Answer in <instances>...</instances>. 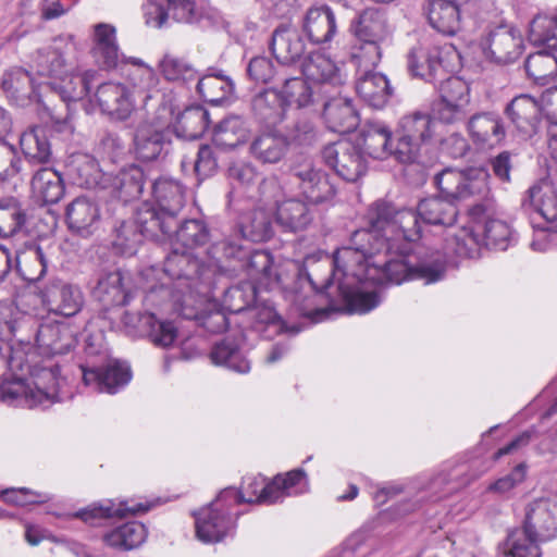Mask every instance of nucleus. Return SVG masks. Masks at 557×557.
Returning a JSON list of instances; mask_svg holds the SVG:
<instances>
[{
    "label": "nucleus",
    "instance_id": "7c9ffc66",
    "mask_svg": "<svg viewBox=\"0 0 557 557\" xmlns=\"http://www.w3.org/2000/svg\"><path fill=\"white\" fill-rule=\"evenodd\" d=\"M129 283V276L120 270L101 272L92 294L104 306H126L133 298Z\"/></svg>",
    "mask_w": 557,
    "mask_h": 557
},
{
    "label": "nucleus",
    "instance_id": "39448f33",
    "mask_svg": "<svg viewBox=\"0 0 557 557\" xmlns=\"http://www.w3.org/2000/svg\"><path fill=\"white\" fill-rule=\"evenodd\" d=\"M466 466L460 465L453 468L445 467L434 475H422L409 484L388 483L380 487L373 495L377 505H384L394 496L406 492L408 495L416 492L414 504L406 505L401 513L413 510L414 506L425 499H442L461 487L466 486L470 480L465 478Z\"/></svg>",
    "mask_w": 557,
    "mask_h": 557
},
{
    "label": "nucleus",
    "instance_id": "6e6552de",
    "mask_svg": "<svg viewBox=\"0 0 557 557\" xmlns=\"http://www.w3.org/2000/svg\"><path fill=\"white\" fill-rule=\"evenodd\" d=\"M211 250L212 245L206 250V257L200 259L194 250L171 246L163 271L170 278L185 280L188 288L202 293L200 287L209 289L214 283L215 275L220 274L218 263L221 261L212 256Z\"/></svg>",
    "mask_w": 557,
    "mask_h": 557
},
{
    "label": "nucleus",
    "instance_id": "69168bd1",
    "mask_svg": "<svg viewBox=\"0 0 557 557\" xmlns=\"http://www.w3.org/2000/svg\"><path fill=\"white\" fill-rule=\"evenodd\" d=\"M147 537L146 527L138 521H128L104 535V542L112 547L125 550L140 546Z\"/></svg>",
    "mask_w": 557,
    "mask_h": 557
},
{
    "label": "nucleus",
    "instance_id": "412c9836",
    "mask_svg": "<svg viewBox=\"0 0 557 557\" xmlns=\"http://www.w3.org/2000/svg\"><path fill=\"white\" fill-rule=\"evenodd\" d=\"M466 129L472 145L480 151L494 149L506 137L504 121L494 111H482L472 114L467 121Z\"/></svg>",
    "mask_w": 557,
    "mask_h": 557
},
{
    "label": "nucleus",
    "instance_id": "79ce46f5",
    "mask_svg": "<svg viewBox=\"0 0 557 557\" xmlns=\"http://www.w3.org/2000/svg\"><path fill=\"white\" fill-rule=\"evenodd\" d=\"M360 140L369 157L381 160L394 158L395 144L392 140V131L384 122L367 123L360 133Z\"/></svg>",
    "mask_w": 557,
    "mask_h": 557
},
{
    "label": "nucleus",
    "instance_id": "a19ab883",
    "mask_svg": "<svg viewBox=\"0 0 557 557\" xmlns=\"http://www.w3.org/2000/svg\"><path fill=\"white\" fill-rule=\"evenodd\" d=\"M356 91L364 102L375 109L383 108L392 95L386 76L374 71L357 73Z\"/></svg>",
    "mask_w": 557,
    "mask_h": 557
},
{
    "label": "nucleus",
    "instance_id": "e2e57ef3",
    "mask_svg": "<svg viewBox=\"0 0 557 557\" xmlns=\"http://www.w3.org/2000/svg\"><path fill=\"white\" fill-rule=\"evenodd\" d=\"M209 124V113L200 106L186 108L183 112L178 113L175 123L174 132L177 137L184 139H197L206 131Z\"/></svg>",
    "mask_w": 557,
    "mask_h": 557
},
{
    "label": "nucleus",
    "instance_id": "a18cd8bd",
    "mask_svg": "<svg viewBox=\"0 0 557 557\" xmlns=\"http://www.w3.org/2000/svg\"><path fill=\"white\" fill-rule=\"evenodd\" d=\"M148 509L149 507L141 503L128 505V502L115 503L112 499H106L100 503L91 504L88 507L74 512L73 517L78 518L90 525H95L102 519L114 516L124 517L127 513L135 515L145 512Z\"/></svg>",
    "mask_w": 557,
    "mask_h": 557
},
{
    "label": "nucleus",
    "instance_id": "ea45409f",
    "mask_svg": "<svg viewBox=\"0 0 557 557\" xmlns=\"http://www.w3.org/2000/svg\"><path fill=\"white\" fill-rule=\"evenodd\" d=\"M542 112V101H537L529 95H520L513 98L506 107V114L517 129L524 135H531L535 132Z\"/></svg>",
    "mask_w": 557,
    "mask_h": 557
},
{
    "label": "nucleus",
    "instance_id": "0e129e2a",
    "mask_svg": "<svg viewBox=\"0 0 557 557\" xmlns=\"http://www.w3.org/2000/svg\"><path fill=\"white\" fill-rule=\"evenodd\" d=\"M212 363L223 366L245 374L250 371V362L243 356L234 339L225 338L215 344L210 352Z\"/></svg>",
    "mask_w": 557,
    "mask_h": 557
},
{
    "label": "nucleus",
    "instance_id": "dca6fc26",
    "mask_svg": "<svg viewBox=\"0 0 557 557\" xmlns=\"http://www.w3.org/2000/svg\"><path fill=\"white\" fill-rule=\"evenodd\" d=\"M470 104V88L459 77L446 78L440 89V98L434 101V119L444 124H456L465 120Z\"/></svg>",
    "mask_w": 557,
    "mask_h": 557
},
{
    "label": "nucleus",
    "instance_id": "c9c22d12",
    "mask_svg": "<svg viewBox=\"0 0 557 557\" xmlns=\"http://www.w3.org/2000/svg\"><path fill=\"white\" fill-rule=\"evenodd\" d=\"M270 482L260 474H249L243 478L240 490L234 487L224 488L220 495L232 507L242 503L272 505L273 499L268 490Z\"/></svg>",
    "mask_w": 557,
    "mask_h": 557
},
{
    "label": "nucleus",
    "instance_id": "338daca9",
    "mask_svg": "<svg viewBox=\"0 0 557 557\" xmlns=\"http://www.w3.org/2000/svg\"><path fill=\"white\" fill-rule=\"evenodd\" d=\"M23 153L30 161L45 163L51 156L50 143L46 132L41 127H33L24 132L20 137Z\"/></svg>",
    "mask_w": 557,
    "mask_h": 557
},
{
    "label": "nucleus",
    "instance_id": "e433bc0d",
    "mask_svg": "<svg viewBox=\"0 0 557 557\" xmlns=\"http://www.w3.org/2000/svg\"><path fill=\"white\" fill-rule=\"evenodd\" d=\"M11 117L0 107V182H17L24 177L23 160L4 136L10 132Z\"/></svg>",
    "mask_w": 557,
    "mask_h": 557
},
{
    "label": "nucleus",
    "instance_id": "9d476101",
    "mask_svg": "<svg viewBox=\"0 0 557 557\" xmlns=\"http://www.w3.org/2000/svg\"><path fill=\"white\" fill-rule=\"evenodd\" d=\"M177 109L170 107L156 108L135 132L133 151L135 157L145 162L157 160L170 144L169 125Z\"/></svg>",
    "mask_w": 557,
    "mask_h": 557
},
{
    "label": "nucleus",
    "instance_id": "052dcab7",
    "mask_svg": "<svg viewBox=\"0 0 557 557\" xmlns=\"http://www.w3.org/2000/svg\"><path fill=\"white\" fill-rule=\"evenodd\" d=\"M1 86L7 97L17 104H24L35 90L33 77L21 66H12L4 71Z\"/></svg>",
    "mask_w": 557,
    "mask_h": 557
},
{
    "label": "nucleus",
    "instance_id": "473e14b6",
    "mask_svg": "<svg viewBox=\"0 0 557 557\" xmlns=\"http://www.w3.org/2000/svg\"><path fill=\"white\" fill-rule=\"evenodd\" d=\"M99 205L87 197H77L65 210V220L71 231L87 236L92 234L100 224Z\"/></svg>",
    "mask_w": 557,
    "mask_h": 557
},
{
    "label": "nucleus",
    "instance_id": "f03ea898",
    "mask_svg": "<svg viewBox=\"0 0 557 557\" xmlns=\"http://www.w3.org/2000/svg\"><path fill=\"white\" fill-rule=\"evenodd\" d=\"M23 358V369L11 371V380L1 385V398L13 406L47 408L62 400L65 379L54 358L33 351V344Z\"/></svg>",
    "mask_w": 557,
    "mask_h": 557
},
{
    "label": "nucleus",
    "instance_id": "20e7f679",
    "mask_svg": "<svg viewBox=\"0 0 557 557\" xmlns=\"http://www.w3.org/2000/svg\"><path fill=\"white\" fill-rule=\"evenodd\" d=\"M483 203H476L469 210L472 224L465 226L447 239L446 255L459 258H476L482 246L506 250L515 240L510 226L502 220L488 219L482 224L479 219L485 212Z\"/></svg>",
    "mask_w": 557,
    "mask_h": 557
},
{
    "label": "nucleus",
    "instance_id": "4c0bfd02",
    "mask_svg": "<svg viewBox=\"0 0 557 557\" xmlns=\"http://www.w3.org/2000/svg\"><path fill=\"white\" fill-rule=\"evenodd\" d=\"M275 222L284 231L298 232L306 230L313 221V212L309 206L298 198L277 200Z\"/></svg>",
    "mask_w": 557,
    "mask_h": 557
},
{
    "label": "nucleus",
    "instance_id": "cd10ccee",
    "mask_svg": "<svg viewBox=\"0 0 557 557\" xmlns=\"http://www.w3.org/2000/svg\"><path fill=\"white\" fill-rule=\"evenodd\" d=\"M301 30L314 46L330 44L337 34L335 13L325 4L308 9L301 21Z\"/></svg>",
    "mask_w": 557,
    "mask_h": 557
},
{
    "label": "nucleus",
    "instance_id": "8fccbe9b",
    "mask_svg": "<svg viewBox=\"0 0 557 557\" xmlns=\"http://www.w3.org/2000/svg\"><path fill=\"white\" fill-rule=\"evenodd\" d=\"M209 230L201 220L190 219L172 228L169 234L160 235V240L169 239L171 246L195 250L209 240Z\"/></svg>",
    "mask_w": 557,
    "mask_h": 557
},
{
    "label": "nucleus",
    "instance_id": "5fc2aeb1",
    "mask_svg": "<svg viewBox=\"0 0 557 557\" xmlns=\"http://www.w3.org/2000/svg\"><path fill=\"white\" fill-rule=\"evenodd\" d=\"M32 193L41 203H57L64 194V185L59 172L50 168L39 169L33 176Z\"/></svg>",
    "mask_w": 557,
    "mask_h": 557
},
{
    "label": "nucleus",
    "instance_id": "f8f14e48",
    "mask_svg": "<svg viewBox=\"0 0 557 557\" xmlns=\"http://www.w3.org/2000/svg\"><path fill=\"white\" fill-rule=\"evenodd\" d=\"M79 327L66 321L36 320L35 332H29L33 351L41 356L54 358L70 352L77 344Z\"/></svg>",
    "mask_w": 557,
    "mask_h": 557
},
{
    "label": "nucleus",
    "instance_id": "aec40b11",
    "mask_svg": "<svg viewBox=\"0 0 557 557\" xmlns=\"http://www.w3.org/2000/svg\"><path fill=\"white\" fill-rule=\"evenodd\" d=\"M83 381L95 391L115 394L128 384L132 373L128 364L117 360H107L102 366H81Z\"/></svg>",
    "mask_w": 557,
    "mask_h": 557
},
{
    "label": "nucleus",
    "instance_id": "b1692460",
    "mask_svg": "<svg viewBox=\"0 0 557 557\" xmlns=\"http://www.w3.org/2000/svg\"><path fill=\"white\" fill-rule=\"evenodd\" d=\"M522 531L540 542L550 541L557 532V506L547 499H537L528 505Z\"/></svg>",
    "mask_w": 557,
    "mask_h": 557
},
{
    "label": "nucleus",
    "instance_id": "2f4dec72",
    "mask_svg": "<svg viewBox=\"0 0 557 557\" xmlns=\"http://www.w3.org/2000/svg\"><path fill=\"white\" fill-rule=\"evenodd\" d=\"M126 326L146 331L150 341L160 347L171 346L177 337V329L170 321H161L152 313H131L126 311L122 318Z\"/></svg>",
    "mask_w": 557,
    "mask_h": 557
},
{
    "label": "nucleus",
    "instance_id": "680f3d73",
    "mask_svg": "<svg viewBox=\"0 0 557 557\" xmlns=\"http://www.w3.org/2000/svg\"><path fill=\"white\" fill-rule=\"evenodd\" d=\"M228 178L233 187L232 194L235 193L237 188L248 189L260 182L258 187L259 193L262 197H268L269 190L277 187L275 178H261L256 168L250 163L239 162L231 165L228 169Z\"/></svg>",
    "mask_w": 557,
    "mask_h": 557
},
{
    "label": "nucleus",
    "instance_id": "4468645a",
    "mask_svg": "<svg viewBox=\"0 0 557 557\" xmlns=\"http://www.w3.org/2000/svg\"><path fill=\"white\" fill-rule=\"evenodd\" d=\"M232 506L219 496L208 506L195 512L197 539L206 544L218 543L230 535L235 528Z\"/></svg>",
    "mask_w": 557,
    "mask_h": 557
},
{
    "label": "nucleus",
    "instance_id": "6ab92c4d",
    "mask_svg": "<svg viewBox=\"0 0 557 557\" xmlns=\"http://www.w3.org/2000/svg\"><path fill=\"white\" fill-rule=\"evenodd\" d=\"M90 41V55L100 70H115L127 58L121 51L116 27L110 23L95 24Z\"/></svg>",
    "mask_w": 557,
    "mask_h": 557
},
{
    "label": "nucleus",
    "instance_id": "ddd939ff",
    "mask_svg": "<svg viewBox=\"0 0 557 557\" xmlns=\"http://www.w3.org/2000/svg\"><path fill=\"white\" fill-rule=\"evenodd\" d=\"M479 46L485 59L496 64L515 62L524 49L520 30L508 24L490 25Z\"/></svg>",
    "mask_w": 557,
    "mask_h": 557
},
{
    "label": "nucleus",
    "instance_id": "37998d69",
    "mask_svg": "<svg viewBox=\"0 0 557 557\" xmlns=\"http://www.w3.org/2000/svg\"><path fill=\"white\" fill-rule=\"evenodd\" d=\"M145 185V174L140 166L136 164H129L119 171L115 175L110 174L108 180V187L114 197L128 202L137 199Z\"/></svg>",
    "mask_w": 557,
    "mask_h": 557
},
{
    "label": "nucleus",
    "instance_id": "bb28decb",
    "mask_svg": "<svg viewBox=\"0 0 557 557\" xmlns=\"http://www.w3.org/2000/svg\"><path fill=\"white\" fill-rule=\"evenodd\" d=\"M302 74L312 84L329 88H338L346 82V74L330 57L321 52L309 53L302 62Z\"/></svg>",
    "mask_w": 557,
    "mask_h": 557
},
{
    "label": "nucleus",
    "instance_id": "9b49d317",
    "mask_svg": "<svg viewBox=\"0 0 557 557\" xmlns=\"http://www.w3.org/2000/svg\"><path fill=\"white\" fill-rule=\"evenodd\" d=\"M488 173L482 168L457 170L447 168L436 174L435 184L446 200L484 199L488 193Z\"/></svg>",
    "mask_w": 557,
    "mask_h": 557
},
{
    "label": "nucleus",
    "instance_id": "4d7b16f0",
    "mask_svg": "<svg viewBox=\"0 0 557 557\" xmlns=\"http://www.w3.org/2000/svg\"><path fill=\"white\" fill-rule=\"evenodd\" d=\"M309 491V481L304 469H294L284 474H277L270 482L268 492L272 495L273 504L283 502L288 496H297Z\"/></svg>",
    "mask_w": 557,
    "mask_h": 557
},
{
    "label": "nucleus",
    "instance_id": "0eeeda50",
    "mask_svg": "<svg viewBox=\"0 0 557 557\" xmlns=\"http://www.w3.org/2000/svg\"><path fill=\"white\" fill-rule=\"evenodd\" d=\"M121 70L125 84L132 98H141L147 113L156 102L157 108L170 107L178 109L176 94L168 86L158 87L160 81L154 70L145 61L136 57H127L117 67Z\"/></svg>",
    "mask_w": 557,
    "mask_h": 557
},
{
    "label": "nucleus",
    "instance_id": "f704fd0d",
    "mask_svg": "<svg viewBox=\"0 0 557 557\" xmlns=\"http://www.w3.org/2000/svg\"><path fill=\"white\" fill-rule=\"evenodd\" d=\"M66 174L74 184L85 188L107 189L110 180V174L99 168L96 159L85 153L71 157L66 164Z\"/></svg>",
    "mask_w": 557,
    "mask_h": 557
},
{
    "label": "nucleus",
    "instance_id": "bf43d9fd",
    "mask_svg": "<svg viewBox=\"0 0 557 557\" xmlns=\"http://www.w3.org/2000/svg\"><path fill=\"white\" fill-rule=\"evenodd\" d=\"M260 298V289L255 284L240 282L224 292L222 307L228 313L239 314L243 319L246 311Z\"/></svg>",
    "mask_w": 557,
    "mask_h": 557
},
{
    "label": "nucleus",
    "instance_id": "49530a36",
    "mask_svg": "<svg viewBox=\"0 0 557 557\" xmlns=\"http://www.w3.org/2000/svg\"><path fill=\"white\" fill-rule=\"evenodd\" d=\"M251 136L249 123L239 115H228L213 128L212 141L224 149H234L248 141Z\"/></svg>",
    "mask_w": 557,
    "mask_h": 557
},
{
    "label": "nucleus",
    "instance_id": "a211bd4d",
    "mask_svg": "<svg viewBox=\"0 0 557 557\" xmlns=\"http://www.w3.org/2000/svg\"><path fill=\"white\" fill-rule=\"evenodd\" d=\"M455 54L451 45H433L429 41L420 42L413 47L408 55V69L412 75L426 82L444 77L447 59Z\"/></svg>",
    "mask_w": 557,
    "mask_h": 557
},
{
    "label": "nucleus",
    "instance_id": "6e6d98bb",
    "mask_svg": "<svg viewBox=\"0 0 557 557\" xmlns=\"http://www.w3.org/2000/svg\"><path fill=\"white\" fill-rule=\"evenodd\" d=\"M59 83H53L63 101H77L89 95L91 87L99 81L96 70H87L82 74L61 75Z\"/></svg>",
    "mask_w": 557,
    "mask_h": 557
},
{
    "label": "nucleus",
    "instance_id": "58836bf2",
    "mask_svg": "<svg viewBox=\"0 0 557 557\" xmlns=\"http://www.w3.org/2000/svg\"><path fill=\"white\" fill-rule=\"evenodd\" d=\"M161 232L150 235L138 222V209L133 219L119 222L113 230L112 245L116 251L124 256H132L136 252L137 247L143 238L160 240Z\"/></svg>",
    "mask_w": 557,
    "mask_h": 557
},
{
    "label": "nucleus",
    "instance_id": "c85d7f7f",
    "mask_svg": "<svg viewBox=\"0 0 557 557\" xmlns=\"http://www.w3.org/2000/svg\"><path fill=\"white\" fill-rule=\"evenodd\" d=\"M102 112L119 121H125L135 109V99L121 83L100 84L94 95Z\"/></svg>",
    "mask_w": 557,
    "mask_h": 557
},
{
    "label": "nucleus",
    "instance_id": "603ef678",
    "mask_svg": "<svg viewBox=\"0 0 557 557\" xmlns=\"http://www.w3.org/2000/svg\"><path fill=\"white\" fill-rule=\"evenodd\" d=\"M255 117L267 126H275L284 120L285 107L281 94L275 89H264L251 101Z\"/></svg>",
    "mask_w": 557,
    "mask_h": 557
},
{
    "label": "nucleus",
    "instance_id": "c756f323",
    "mask_svg": "<svg viewBox=\"0 0 557 557\" xmlns=\"http://www.w3.org/2000/svg\"><path fill=\"white\" fill-rule=\"evenodd\" d=\"M166 8L154 0L144 4L146 24L154 28H161L171 17L176 22L191 23L196 18L195 5L191 0H164Z\"/></svg>",
    "mask_w": 557,
    "mask_h": 557
},
{
    "label": "nucleus",
    "instance_id": "393cba45",
    "mask_svg": "<svg viewBox=\"0 0 557 557\" xmlns=\"http://www.w3.org/2000/svg\"><path fill=\"white\" fill-rule=\"evenodd\" d=\"M42 301L50 312L70 318L82 310L84 296L79 287L54 280L42 290Z\"/></svg>",
    "mask_w": 557,
    "mask_h": 557
},
{
    "label": "nucleus",
    "instance_id": "c03bdc74",
    "mask_svg": "<svg viewBox=\"0 0 557 557\" xmlns=\"http://www.w3.org/2000/svg\"><path fill=\"white\" fill-rule=\"evenodd\" d=\"M351 30L356 39L377 42H385L391 35L385 12L376 8L363 10L351 23Z\"/></svg>",
    "mask_w": 557,
    "mask_h": 557
},
{
    "label": "nucleus",
    "instance_id": "72a5a7b5",
    "mask_svg": "<svg viewBox=\"0 0 557 557\" xmlns=\"http://www.w3.org/2000/svg\"><path fill=\"white\" fill-rule=\"evenodd\" d=\"M270 49L278 63L290 65L300 60L306 46L297 28L281 24L272 34Z\"/></svg>",
    "mask_w": 557,
    "mask_h": 557
},
{
    "label": "nucleus",
    "instance_id": "09e8293b",
    "mask_svg": "<svg viewBox=\"0 0 557 557\" xmlns=\"http://www.w3.org/2000/svg\"><path fill=\"white\" fill-rule=\"evenodd\" d=\"M24 176L26 174L24 173ZM25 181L23 177L22 181L17 182H0V186H11L16 188ZM26 223V213L22 208L20 202L13 198H2L0 199V237L9 238L12 237L25 228Z\"/></svg>",
    "mask_w": 557,
    "mask_h": 557
},
{
    "label": "nucleus",
    "instance_id": "5701e85b",
    "mask_svg": "<svg viewBox=\"0 0 557 557\" xmlns=\"http://www.w3.org/2000/svg\"><path fill=\"white\" fill-rule=\"evenodd\" d=\"M524 211H535L549 230L557 232V187L547 180L532 185L521 198Z\"/></svg>",
    "mask_w": 557,
    "mask_h": 557
},
{
    "label": "nucleus",
    "instance_id": "2eb2a0df",
    "mask_svg": "<svg viewBox=\"0 0 557 557\" xmlns=\"http://www.w3.org/2000/svg\"><path fill=\"white\" fill-rule=\"evenodd\" d=\"M290 182L297 186L299 193L312 203L330 201L336 194L335 186L330 181V175L314 163L304 158L290 165Z\"/></svg>",
    "mask_w": 557,
    "mask_h": 557
},
{
    "label": "nucleus",
    "instance_id": "13d9d810",
    "mask_svg": "<svg viewBox=\"0 0 557 557\" xmlns=\"http://www.w3.org/2000/svg\"><path fill=\"white\" fill-rule=\"evenodd\" d=\"M196 89L207 102L219 106L227 101L234 92L235 86L230 77L221 73H210L198 77Z\"/></svg>",
    "mask_w": 557,
    "mask_h": 557
},
{
    "label": "nucleus",
    "instance_id": "864d4df0",
    "mask_svg": "<svg viewBox=\"0 0 557 557\" xmlns=\"http://www.w3.org/2000/svg\"><path fill=\"white\" fill-rule=\"evenodd\" d=\"M251 156L263 164L278 163L288 151V139L278 133H265L250 144Z\"/></svg>",
    "mask_w": 557,
    "mask_h": 557
},
{
    "label": "nucleus",
    "instance_id": "de8ad7c7",
    "mask_svg": "<svg viewBox=\"0 0 557 557\" xmlns=\"http://www.w3.org/2000/svg\"><path fill=\"white\" fill-rule=\"evenodd\" d=\"M430 25L438 33L453 36L460 29V9L450 0H430L426 7Z\"/></svg>",
    "mask_w": 557,
    "mask_h": 557
},
{
    "label": "nucleus",
    "instance_id": "1a4fd4ad",
    "mask_svg": "<svg viewBox=\"0 0 557 557\" xmlns=\"http://www.w3.org/2000/svg\"><path fill=\"white\" fill-rule=\"evenodd\" d=\"M433 135L434 120L430 113L414 110L401 115L395 128L394 159L408 164L419 162Z\"/></svg>",
    "mask_w": 557,
    "mask_h": 557
},
{
    "label": "nucleus",
    "instance_id": "a878e982",
    "mask_svg": "<svg viewBox=\"0 0 557 557\" xmlns=\"http://www.w3.org/2000/svg\"><path fill=\"white\" fill-rule=\"evenodd\" d=\"M240 324L245 330L265 339H272L285 330V324L273 305L262 297L246 311Z\"/></svg>",
    "mask_w": 557,
    "mask_h": 557
},
{
    "label": "nucleus",
    "instance_id": "f3484780",
    "mask_svg": "<svg viewBox=\"0 0 557 557\" xmlns=\"http://www.w3.org/2000/svg\"><path fill=\"white\" fill-rule=\"evenodd\" d=\"M322 159L347 182L358 181L367 171V161L360 147L348 139H339L322 149Z\"/></svg>",
    "mask_w": 557,
    "mask_h": 557
},
{
    "label": "nucleus",
    "instance_id": "4be33fe9",
    "mask_svg": "<svg viewBox=\"0 0 557 557\" xmlns=\"http://www.w3.org/2000/svg\"><path fill=\"white\" fill-rule=\"evenodd\" d=\"M36 319L20 311L12 302H0V339L7 341L15 337L10 347H21L27 357L30 349L29 332H35Z\"/></svg>",
    "mask_w": 557,
    "mask_h": 557
},
{
    "label": "nucleus",
    "instance_id": "7ed1b4c3",
    "mask_svg": "<svg viewBox=\"0 0 557 557\" xmlns=\"http://www.w3.org/2000/svg\"><path fill=\"white\" fill-rule=\"evenodd\" d=\"M211 253L221 261L218 263L220 274L233 276L244 272L249 278L248 282L259 289L287 287L285 276L273 268V259L268 251H250L240 243L223 239L212 244Z\"/></svg>",
    "mask_w": 557,
    "mask_h": 557
},
{
    "label": "nucleus",
    "instance_id": "774afa93",
    "mask_svg": "<svg viewBox=\"0 0 557 557\" xmlns=\"http://www.w3.org/2000/svg\"><path fill=\"white\" fill-rule=\"evenodd\" d=\"M529 40L533 46L557 50V17L545 14L535 16L530 24Z\"/></svg>",
    "mask_w": 557,
    "mask_h": 557
},
{
    "label": "nucleus",
    "instance_id": "3c124183",
    "mask_svg": "<svg viewBox=\"0 0 557 557\" xmlns=\"http://www.w3.org/2000/svg\"><path fill=\"white\" fill-rule=\"evenodd\" d=\"M324 119L336 133H349L359 124V115L347 98L334 97L324 104Z\"/></svg>",
    "mask_w": 557,
    "mask_h": 557
},
{
    "label": "nucleus",
    "instance_id": "423d86ee",
    "mask_svg": "<svg viewBox=\"0 0 557 557\" xmlns=\"http://www.w3.org/2000/svg\"><path fill=\"white\" fill-rule=\"evenodd\" d=\"M157 207L144 202L138 207V222L150 235H165L176 227V216L185 206V188L172 178L161 177L152 185Z\"/></svg>",
    "mask_w": 557,
    "mask_h": 557
},
{
    "label": "nucleus",
    "instance_id": "f257e3e1",
    "mask_svg": "<svg viewBox=\"0 0 557 557\" xmlns=\"http://www.w3.org/2000/svg\"><path fill=\"white\" fill-rule=\"evenodd\" d=\"M419 218L428 224L451 226L457 209L441 197L423 199L417 212L376 201L368 212L369 228L355 231L350 244L337 249L332 260L313 253L305 258L302 265L289 262L287 265L297 271L298 282L306 281L309 287L306 293L293 295L299 314L312 322L324 321L331 311L341 308L364 314L381 304L380 290L387 283L442 281L445 256L417 244L421 233Z\"/></svg>",
    "mask_w": 557,
    "mask_h": 557
}]
</instances>
